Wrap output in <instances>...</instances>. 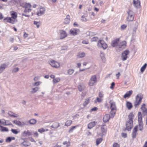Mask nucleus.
<instances>
[{
	"label": "nucleus",
	"instance_id": "1",
	"mask_svg": "<svg viewBox=\"0 0 147 147\" xmlns=\"http://www.w3.org/2000/svg\"><path fill=\"white\" fill-rule=\"evenodd\" d=\"M143 124L142 122L139 123L138 125L136 126L133 130L132 132V137L133 138H136V133L138 131V128L139 129V130L142 131L143 129Z\"/></svg>",
	"mask_w": 147,
	"mask_h": 147
},
{
	"label": "nucleus",
	"instance_id": "2",
	"mask_svg": "<svg viewBox=\"0 0 147 147\" xmlns=\"http://www.w3.org/2000/svg\"><path fill=\"white\" fill-rule=\"evenodd\" d=\"M143 95L140 94L137 95L136 100L134 102V106L136 107H137L141 103L143 98Z\"/></svg>",
	"mask_w": 147,
	"mask_h": 147
},
{
	"label": "nucleus",
	"instance_id": "3",
	"mask_svg": "<svg viewBox=\"0 0 147 147\" xmlns=\"http://www.w3.org/2000/svg\"><path fill=\"white\" fill-rule=\"evenodd\" d=\"M49 63L51 66L53 67L58 68L60 67L59 63L53 59H51L49 61Z\"/></svg>",
	"mask_w": 147,
	"mask_h": 147
},
{
	"label": "nucleus",
	"instance_id": "4",
	"mask_svg": "<svg viewBox=\"0 0 147 147\" xmlns=\"http://www.w3.org/2000/svg\"><path fill=\"white\" fill-rule=\"evenodd\" d=\"M97 82L96 76L93 75L91 76L89 80L88 84L90 86H93L94 84Z\"/></svg>",
	"mask_w": 147,
	"mask_h": 147
},
{
	"label": "nucleus",
	"instance_id": "5",
	"mask_svg": "<svg viewBox=\"0 0 147 147\" xmlns=\"http://www.w3.org/2000/svg\"><path fill=\"white\" fill-rule=\"evenodd\" d=\"M98 46L99 48H102L103 49H106L107 47V45L105 43L104 41L100 40L98 42Z\"/></svg>",
	"mask_w": 147,
	"mask_h": 147
},
{
	"label": "nucleus",
	"instance_id": "6",
	"mask_svg": "<svg viewBox=\"0 0 147 147\" xmlns=\"http://www.w3.org/2000/svg\"><path fill=\"white\" fill-rule=\"evenodd\" d=\"M133 120H128L127 121L126 124V129L128 131H130L133 127Z\"/></svg>",
	"mask_w": 147,
	"mask_h": 147
},
{
	"label": "nucleus",
	"instance_id": "7",
	"mask_svg": "<svg viewBox=\"0 0 147 147\" xmlns=\"http://www.w3.org/2000/svg\"><path fill=\"white\" fill-rule=\"evenodd\" d=\"M129 51L128 50H126L124 51L122 53L121 56V59L122 61H124L126 60L127 58V55L129 54Z\"/></svg>",
	"mask_w": 147,
	"mask_h": 147
},
{
	"label": "nucleus",
	"instance_id": "8",
	"mask_svg": "<svg viewBox=\"0 0 147 147\" xmlns=\"http://www.w3.org/2000/svg\"><path fill=\"white\" fill-rule=\"evenodd\" d=\"M128 14L127 20L128 21H132L134 20V16L133 15L132 11L131 10H129L128 11Z\"/></svg>",
	"mask_w": 147,
	"mask_h": 147
},
{
	"label": "nucleus",
	"instance_id": "9",
	"mask_svg": "<svg viewBox=\"0 0 147 147\" xmlns=\"http://www.w3.org/2000/svg\"><path fill=\"white\" fill-rule=\"evenodd\" d=\"M67 36V34L65 31L61 30L59 32V38L62 39L64 38Z\"/></svg>",
	"mask_w": 147,
	"mask_h": 147
},
{
	"label": "nucleus",
	"instance_id": "10",
	"mask_svg": "<svg viewBox=\"0 0 147 147\" xmlns=\"http://www.w3.org/2000/svg\"><path fill=\"white\" fill-rule=\"evenodd\" d=\"M13 123L16 125L20 127H22L25 125V124L23 122H21L17 120H14L13 121Z\"/></svg>",
	"mask_w": 147,
	"mask_h": 147
},
{
	"label": "nucleus",
	"instance_id": "11",
	"mask_svg": "<svg viewBox=\"0 0 147 147\" xmlns=\"http://www.w3.org/2000/svg\"><path fill=\"white\" fill-rule=\"evenodd\" d=\"M119 41V38L113 40L112 41L111 44V45L113 47H115L117 46H118Z\"/></svg>",
	"mask_w": 147,
	"mask_h": 147
},
{
	"label": "nucleus",
	"instance_id": "12",
	"mask_svg": "<svg viewBox=\"0 0 147 147\" xmlns=\"http://www.w3.org/2000/svg\"><path fill=\"white\" fill-rule=\"evenodd\" d=\"M32 135V133L29 130L24 131L22 133V135L24 137L30 136Z\"/></svg>",
	"mask_w": 147,
	"mask_h": 147
},
{
	"label": "nucleus",
	"instance_id": "13",
	"mask_svg": "<svg viewBox=\"0 0 147 147\" xmlns=\"http://www.w3.org/2000/svg\"><path fill=\"white\" fill-rule=\"evenodd\" d=\"M79 32V30L74 29L70 30L69 33L73 35H76Z\"/></svg>",
	"mask_w": 147,
	"mask_h": 147
},
{
	"label": "nucleus",
	"instance_id": "14",
	"mask_svg": "<svg viewBox=\"0 0 147 147\" xmlns=\"http://www.w3.org/2000/svg\"><path fill=\"white\" fill-rule=\"evenodd\" d=\"M45 11V9L44 8H40L38 11L37 14L39 16H41L44 13Z\"/></svg>",
	"mask_w": 147,
	"mask_h": 147
},
{
	"label": "nucleus",
	"instance_id": "15",
	"mask_svg": "<svg viewBox=\"0 0 147 147\" xmlns=\"http://www.w3.org/2000/svg\"><path fill=\"white\" fill-rule=\"evenodd\" d=\"M126 42L125 41H123L122 42L119 44L118 47L119 48L121 49H124L126 46Z\"/></svg>",
	"mask_w": 147,
	"mask_h": 147
},
{
	"label": "nucleus",
	"instance_id": "16",
	"mask_svg": "<svg viewBox=\"0 0 147 147\" xmlns=\"http://www.w3.org/2000/svg\"><path fill=\"white\" fill-rule=\"evenodd\" d=\"M20 145L21 146H23L25 147H27L30 146L31 144L29 141H24L23 142L21 143Z\"/></svg>",
	"mask_w": 147,
	"mask_h": 147
},
{
	"label": "nucleus",
	"instance_id": "17",
	"mask_svg": "<svg viewBox=\"0 0 147 147\" xmlns=\"http://www.w3.org/2000/svg\"><path fill=\"white\" fill-rule=\"evenodd\" d=\"M100 57L103 63H105L106 61V59L104 53L102 52H100Z\"/></svg>",
	"mask_w": 147,
	"mask_h": 147
},
{
	"label": "nucleus",
	"instance_id": "18",
	"mask_svg": "<svg viewBox=\"0 0 147 147\" xmlns=\"http://www.w3.org/2000/svg\"><path fill=\"white\" fill-rule=\"evenodd\" d=\"M141 109L143 113L145 114H147V107L146 108V105L143 104L142 105Z\"/></svg>",
	"mask_w": 147,
	"mask_h": 147
},
{
	"label": "nucleus",
	"instance_id": "19",
	"mask_svg": "<svg viewBox=\"0 0 147 147\" xmlns=\"http://www.w3.org/2000/svg\"><path fill=\"white\" fill-rule=\"evenodd\" d=\"M133 1L135 7L137 8H139L140 6V1L138 0H134Z\"/></svg>",
	"mask_w": 147,
	"mask_h": 147
},
{
	"label": "nucleus",
	"instance_id": "20",
	"mask_svg": "<svg viewBox=\"0 0 147 147\" xmlns=\"http://www.w3.org/2000/svg\"><path fill=\"white\" fill-rule=\"evenodd\" d=\"M110 116L108 114H106L103 117V121L104 122H107L109 121V119Z\"/></svg>",
	"mask_w": 147,
	"mask_h": 147
},
{
	"label": "nucleus",
	"instance_id": "21",
	"mask_svg": "<svg viewBox=\"0 0 147 147\" xmlns=\"http://www.w3.org/2000/svg\"><path fill=\"white\" fill-rule=\"evenodd\" d=\"M7 67V65L6 64L4 63L1 64L0 66V73H1Z\"/></svg>",
	"mask_w": 147,
	"mask_h": 147
},
{
	"label": "nucleus",
	"instance_id": "22",
	"mask_svg": "<svg viewBox=\"0 0 147 147\" xmlns=\"http://www.w3.org/2000/svg\"><path fill=\"white\" fill-rule=\"evenodd\" d=\"M132 90H130L127 91L126 93L124 96V98H126L127 97H129L132 93Z\"/></svg>",
	"mask_w": 147,
	"mask_h": 147
},
{
	"label": "nucleus",
	"instance_id": "23",
	"mask_svg": "<svg viewBox=\"0 0 147 147\" xmlns=\"http://www.w3.org/2000/svg\"><path fill=\"white\" fill-rule=\"evenodd\" d=\"M8 114L10 116L14 117H16L18 116V115L14 113L11 111H9L8 112Z\"/></svg>",
	"mask_w": 147,
	"mask_h": 147
},
{
	"label": "nucleus",
	"instance_id": "24",
	"mask_svg": "<svg viewBox=\"0 0 147 147\" xmlns=\"http://www.w3.org/2000/svg\"><path fill=\"white\" fill-rule=\"evenodd\" d=\"M96 124V122L93 121L89 123L88 125V128L89 129H91Z\"/></svg>",
	"mask_w": 147,
	"mask_h": 147
},
{
	"label": "nucleus",
	"instance_id": "25",
	"mask_svg": "<svg viewBox=\"0 0 147 147\" xmlns=\"http://www.w3.org/2000/svg\"><path fill=\"white\" fill-rule=\"evenodd\" d=\"M110 103L111 105V109L116 110V107L115 102H112L110 101Z\"/></svg>",
	"mask_w": 147,
	"mask_h": 147
},
{
	"label": "nucleus",
	"instance_id": "26",
	"mask_svg": "<svg viewBox=\"0 0 147 147\" xmlns=\"http://www.w3.org/2000/svg\"><path fill=\"white\" fill-rule=\"evenodd\" d=\"M116 111V109H111V110L110 112V116L111 118H113L114 117L115 115V114Z\"/></svg>",
	"mask_w": 147,
	"mask_h": 147
},
{
	"label": "nucleus",
	"instance_id": "27",
	"mask_svg": "<svg viewBox=\"0 0 147 147\" xmlns=\"http://www.w3.org/2000/svg\"><path fill=\"white\" fill-rule=\"evenodd\" d=\"M126 107L129 110L131 109L132 107V104L130 102L127 101L126 103Z\"/></svg>",
	"mask_w": 147,
	"mask_h": 147
},
{
	"label": "nucleus",
	"instance_id": "28",
	"mask_svg": "<svg viewBox=\"0 0 147 147\" xmlns=\"http://www.w3.org/2000/svg\"><path fill=\"white\" fill-rule=\"evenodd\" d=\"M0 130L2 132L4 131H9L8 129L7 128L5 127H3L0 125Z\"/></svg>",
	"mask_w": 147,
	"mask_h": 147
},
{
	"label": "nucleus",
	"instance_id": "29",
	"mask_svg": "<svg viewBox=\"0 0 147 147\" xmlns=\"http://www.w3.org/2000/svg\"><path fill=\"white\" fill-rule=\"evenodd\" d=\"M138 121L139 123L142 122V117L141 113L140 112H139L138 113Z\"/></svg>",
	"mask_w": 147,
	"mask_h": 147
},
{
	"label": "nucleus",
	"instance_id": "30",
	"mask_svg": "<svg viewBox=\"0 0 147 147\" xmlns=\"http://www.w3.org/2000/svg\"><path fill=\"white\" fill-rule=\"evenodd\" d=\"M59 126V123L57 122H55L53 123L51 126L53 128H57Z\"/></svg>",
	"mask_w": 147,
	"mask_h": 147
},
{
	"label": "nucleus",
	"instance_id": "31",
	"mask_svg": "<svg viewBox=\"0 0 147 147\" xmlns=\"http://www.w3.org/2000/svg\"><path fill=\"white\" fill-rule=\"evenodd\" d=\"M69 16V15H67V16L66 18L65 19L64 23L65 24H67L70 21Z\"/></svg>",
	"mask_w": 147,
	"mask_h": 147
},
{
	"label": "nucleus",
	"instance_id": "32",
	"mask_svg": "<svg viewBox=\"0 0 147 147\" xmlns=\"http://www.w3.org/2000/svg\"><path fill=\"white\" fill-rule=\"evenodd\" d=\"M85 54L84 52H80L77 55V57L79 58H81L84 57L85 56Z\"/></svg>",
	"mask_w": 147,
	"mask_h": 147
},
{
	"label": "nucleus",
	"instance_id": "33",
	"mask_svg": "<svg viewBox=\"0 0 147 147\" xmlns=\"http://www.w3.org/2000/svg\"><path fill=\"white\" fill-rule=\"evenodd\" d=\"M15 138L14 137H8L6 140V142H10L12 140H14Z\"/></svg>",
	"mask_w": 147,
	"mask_h": 147
},
{
	"label": "nucleus",
	"instance_id": "34",
	"mask_svg": "<svg viewBox=\"0 0 147 147\" xmlns=\"http://www.w3.org/2000/svg\"><path fill=\"white\" fill-rule=\"evenodd\" d=\"M101 130L102 133L106 132V127L105 125H103L101 126Z\"/></svg>",
	"mask_w": 147,
	"mask_h": 147
},
{
	"label": "nucleus",
	"instance_id": "35",
	"mask_svg": "<svg viewBox=\"0 0 147 147\" xmlns=\"http://www.w3.org/2000/svg\"><path fill=\"white\" fill-rule=\"evenodd\" d=\"M39 88V87H36L35 88H33L31 92L32 93H35L38 90Z\"/></svg>",
	"mask_w": 147,
	"mask_h": 147
},
{
	"label": "nucleus",
	"instance_id": "36",
	"mask_svg": "<svg viewBox=\"0 0 147 147\" xmlns=\"http://www.w3.org/2000/svg\"><path fill=\"white\" fill-rule=\"evenodd\" d=\"M72 121L71 120H68L66 122L65 125L67 126H69L72 123Z\"/></svg>",
	"mask_w": 147,
	"mask_h": 147
},
{
	"label": "nucleus",
	"instance_id": "37",
	"mask_svg": "<svg viewBox=\"0 0 147 147\" xmlns=\"http://www.w3.org/2000/svg\"><path fill=\"white\" fill-rule=\"evenodd\" d=\"M11 131L14 134H17L20 132V130L18 131L17 129H11Z\"/></svg>",
	"mask_w": 147,
	"mask_h": 147
},
{
	"label": "nucleus",
	"instance_id": "38",
	"mask_svg": "<svg viewBox=\"0 0 147 147\" xmlns=\"http://www.w3.org/2000/svg\"><path fill=\"white\" fill-rule=\"evenodd\" d=\"M31 5L29 3H26L24 4V6H23L22 7L25 8H30Z\"/></svg>",
	"mask_w": 147,
	"mask_h": 147
},
{
	"label": "nucleus",
	"instance_id": "39",
	"mask_svg": "<svg viewBox=\"0 0 147 147\" xmlns=\"http://www.w3.org/2000/svg\"><path fill=\"white\" fill-rule=\"evenodd\" d=\"M29 122L30 124H34L36 123V121L34 119H32L29 121Z\"/></svg>",
	"mask_w": 147,
	"mask_h": 147
},
{
	"label": "nucleus",
	"instance_id": "40",
	"mask_svg": "<svg viewBox=\"0 0 147 147\" xmlns=\"http://www.w3.org/2000/svg\"><path fill=\"white\" fill-rule=\"evenodd\" d=\"M147 64L146 63L141 67L140 69V70L141 72H143L144 71L147 67Z\"/></svg>",
	"mask_w": 147,
	"mask_h": 147
},
{
	"label": "nucleus",
	"instance_id": "41",
	"mask_svg": "<svg viewBox=\"0 0 147 147\" xmlns=\"http://www.w3.org/2000/svg\"><path fill=\"white\" fill-rule=\"evenodd\" d=\"M74 71V69H69L67 70L68 74L69 75H71L73 73Z\"/></svg>",
	"mask_w": 147,
	"mask_h": 147
},
{
	"label": "nucleus",
	"instance_id": "42",
	"mask_svg": "<svg viewBox=\"0 0 147 147\" xmlns=\"http://www.w3.org/2000/svg\"><path fill=\"white\" fill-rule=\"evenodd\" d=\"M11 18L15 19L17 17V15L16 14L15 12H13L11 13Z\"/></svg>",
	"mask_w": 147,
	"mask_h": 147
},
{
	"label": "nucleus",
	"instance_id": "43",
	"mask_svg": "<svg viewBox=\"0 0 147 147\" xmlns=\"http://www.w3.org/2000/svg\"><path fill=\"white\" fill-rule=\"evenodd\" d=\"M134 116L132 113H130L128 116V120H133V118Z\"/></svg>",
	"mask_w": 147,
	"mask_h": 147
},
{
	"label": "nucleus",
	"instance_id": "44",
	"mask_svg": "<svg viewBox=\"0 0 147 147\" xmlns=\"http://www.w3.org/2000/svg\"><path fill=\"white\" fill-rule=\"evenodd\" d=\"M60 81V79L59 78H55L53 80V82L54 83H56Z\"/></svg>",
	"mask_w": 147,
	"mask_h": 147
},
{
	"label": "nucleus",
	"instance_id": "45",
	"mask_svg": "<svg viewBox=\"0 0 147 147\" xmlns=\"http://www.w3.org/2000/svg\"><path fill=\"white\" fill-rule=\"evenodd\" d=\"M102 100V99L100 98L97 97L96 99L94 100V102L96 103L97 102H101Z\"/></svg>",
	"mask_w": 147,
	"mask_h": 147
},
{
	"label": "nucleus",
	"instance_id": "46",
	"mask_svg": "<svg viewBox=\"0 0 147 147\" xmlns=\"http://www.w3.org/2000/svg\"><path fill=\"white\" fill-rule=\"evenodd\" d=\"M68 49V47L67 46H64L61 47V51L67 50Z\"/></svg>",
	"mask_w": 147,
	"mask_h": 147
},
{
	"label": "nucleus",
	"instance_id": "47",
	"mask_svg": "<svg viewBox=\"0 0 147 147\" xmlns=\"http://www.w3.org/2000/svg\"><path fill=\"white\" fill-rule=\"evenodd\" d=\"M89 100L88 99H86L85 101L84 102L83 104V105L84 107H85L86 106L89 102Z\"/></svg>",
	"mask_w": 147,
	"mask_h": 147
},
{
	"label": "nucleus",
	"instance_id": "48",
	"mask_svg": "<svg viewBox=\"0 0 147 147\" xmlns=\"http://www.w3.org/2000/svg\"><path fill=\"white\" fill-rule=\"evenodd\" d=\"M102 141V139L101 138L97 139L96 141V145H98Z\"/></svg>",
	"mask_w": 147,
	"mask_h": 147
},
{
	"label": "nucleus",
	"instance_id": "49",
	"mask_svg": "<svg viewBox=\"0 0 147 147\" xmlns=\"http://www.w3.org/2000/svg\"><path fill=\"white\" fill-rule=\"evenodd\" d=\"M98 40V38L97 37H93L91 39L92 42L96 41Z\"/></svg>",
	"mask_w": 147,
	"mask_h": 147
},
{
	"label": "nucleus",
	"instance_id": "50",
	"mask_svg": "<svg viewBox=\"0 0 147 147\" xmlns=\"http://www.w3.org/2000/svg\"><path fill=\"white\" fill-rule=\"evenodd\" d=\"M9 23H11L12 24L15 23L16 22L15 19H13L11 18H10V19L9 20Z\"/></svg>",
	"mask_w": 147,
	"mask_h": 147
},
{
	"label": "nucleus",
	"instance_id": "51",
	"mask_svg": "<svg viewBox=\"0 0 147 147\" xmlns=\"http://www.w3.org/2000/svg\"><path fill=\"white\" fill-rule=\"evenodd\" d=\"M19 70V69L18 68L16 67L14 68L13 70L12 71V72L13 73H16Z\"/></svg>",
	"mask_w": 147,
	"mask_h": 147
},
{
	"label": "nucleus",
	"instance_id": "52",
	"mask_svg": "<svg viewBox=\"0 0 147 147\" xmlns=\"http://www.w3.org/2000/svg\"><path fill=\"white\" fill-rule=\"evenodd\" d=\"M78 88L80 91H82L84 90V88L81 85H79L78 86Z\"/></svg>",
	"mask_w": 147,
	"mask_h": 147
},
{
	"label": "nucleus",
	"instance_id": "53",
	"mask_svg": "<svg viewBox=\"0 0 147 147\" xmlns=\"http://www.w3.org/2000/svg\"><path fill=\"white\" fill-rule=\"evenodd\" d=\"M76 126H74L71 127L69 131V133H71L73 131V130L76 128Z\"/></svg>",
	"mask_w": 147,
	"mask_h": 147
},
{
	"label": "nucleus",
	"instance_id": "54",
	"mask_svg": "<svg viewBox=\"0 0 147 147\" xmlns=\"http://www.w3.org/2000/svg\"><path fill=\"white\" fill-rule=\"evenodd\" d=\"M33 134H34V137H38V134L37 131H34L33 132Z\"/></svg>",
	"mask_w": 147,
	"mask_h": 147
},
{
	"label": "nucleus",
	"instance_id": "55",
	"mask_svg": "<svg viewBox=\"0 0 147 147\" xmlns=\"http://www.w3.org/2000/svg\"><path fill=\"white\" fill-rule=\"evenodd\" d=\"M63 144L64 145H66L67 147H68L70 145V143L69 142L65 141L63 143Z\"/></svg>",
	"mask_w": 147,
	"mask_h": 147
},
{
	"label": "nucleus",
	"instance_id": "56",
	"mask_svg": "<svg viewBox=\"0 0 147 147\" xmlns=\"http://www.w3.org/2000/svg\"><path fill=\"white\" fill-rule=\"evenodd\" d=\"M99 96L100 98H103L104 97V94L101 91L99 92Z\"/></svg>",
	"mask_w": 147,
	"mask_h": 147
},
{
	"label": "nucleus",
	"instance_id": "57",
	"mask_svg": "<svg viewBox=\"0 0 147 147\" xmlns=\"http://www.w3.org/2000/svg\"><path fill=\"white\" fill-rule=\"evenodd\" d=\"M10 19V17H7L6 18H5L4 19V20L5 22H9V20Z\"/></svg>",
	"mask_w": 147,
	"mask_h": 147
},
{
	"label": "nucleus",
	"instance_id": "58",
	"mask_svg": "<svg viewBox=\"0 0 147 147\" xmlns=\"http://www.w3.org/2000/svg\"><path fill=\"white\" fill-rule=\"evenodd\" d=\"M34 24L35 25H36L37 27L38 28L40 25V23L39 22H38L36 21H34Z\"/></svg>",
	"mask_w": 147,
	"mask_h": 147
},
{
	"label": "nucleus",
	"instance_id": "59",
	"mask_svg": "<svg viewBox=\"0 0 147 147\" xmlns=\"http://www.w3.org/2000/svg\"><path fill=\"white\" fill-rule=\"evenodd\" d=\"M31 11V9L30 8H25L24 11L25 12H29Z\"/></svg>",
	"mask_w": 147,
	"mask_h": 147
},
{
	"label": "nucleus",
	"instance_id": "60",
	"mask_svg": "<svg viewBox=\"0 0 147 147\" xmlns=\"http://www.w3.org/2000/svg\"><path fill=\"white\" fill-rule=\"evenodd\" d=\"M38 131L40 133H42L45 131V130L43 128H42L38 129Z\"/></svg>",
	"mask_w": 147,
	"mask_h": 147
},
{
	"label": "nucleus",
	"instance_id": "61",
	"mask_svg": "<svg viewBox=\"0 0 147 147\" xmlns=\"http://www.w3.org/2000/svg\"><path fill=\"white\" fill-rule=\"evenodd\" d=\"M82 20L84 22H86L87 21V19L84 16H82Z\"/></svg>",
	"mask_w": 147,
	"mask_h": 147
},
{
	"label": "nucleus",
	"instance_id": "62",
	"mask_svg": "<svg viewBox=\"0 0 147 147\" xmlns=\"http://www.w3.org/2000/svg\"><path fill=\"white\" fill-rule=\"evenodd\" d=\"M40 82H35L33 84V86H38L40 85Z\"/></svg>",
	"mask_w": 147,
	"mask_h": 147
},
{
	"label": "nucleus",
	"instance_id": "63",
	"mask_svg": "<svg viewBox=\"0 0 147 147\" xmlns=\"http://www.w3.org/2000/svg\"><path fill=\"white\" fill-rule=\"evenodd\" d=\"M127 27V26L125 25H123L121 26V30H124Z\"/></svg>",
	"mask_w": 147,
	"mask_h": 147
},
{
	"label": "nucleus",
	"instance_id": "64",
	"mask_svg": "<svg viewBox=\"0 0 147 147\" xmlns=\"http://www.w3.org/2000/svg\"><path fill=\"white\" fill-rule=\"evenodd\" d=\"M113 147H119V146L117 143H115L113 144Z\"/></svg>",
	"mask_w": 147,
	"mask_h": 147
}]
</instances>
